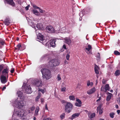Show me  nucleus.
<instances>
[{"instance_id":"25","label":"nucleus","mask_w":120,"mask_h":120,"mask_svg":"<svg viewBox=\"0 0 120 120\" xmlns=\"http://www.w3.org/2000/svg\"><path fill=\"white\" fill-rule=\"evenodd\" d=\"M108 93L109 94V95L107 96L106 98V100L107 101H109L110 100L111 98V97L112 96V94L111 93L109 92H108Z\"/></svg>"},{"instance_id":"34","label":"nucleus","mask_w":120,"mask_h":120,"mask_svg":"<svg viewBox=\"0 0 120 120\" xmlns=\"http://www.w3.org/2000/svg\"><path fill=\"white\" fill-rule=\"evenodd\" d=\"M100 53L98 52V53L96 55V57L97 58V59L98 60V61H99V59L100 58Z\"/></svg>"},{"instance_id":"54","label":"nucleus","mask_w":120,"mask_h":120,"mask_svg":"<svg viewBox=\"0 0 120 120\" xmlns=\"http://www.w3.org/2000/svg\"><path fill=\"white\" fill-rule=\"evenodd\" d=\"M63 47L65 49H66V45H63Z\"/></svg>"},{"instance_id":"5","label":"nucleus","mask_w":120,"mask_h":120,"mask_svg":"<svg viewBox=\"0 0 120 120\" xmlns=\"http://www.w3.org/2000/svg\"><path fill=\"white\" fill-rule=\"evenodd\" d=\"M59 63V62L56 60L52 59L49 62V65L50 66L53 67L58 65Z\"/></svg>"},{"instance_id":"53","label":"nucleus","mask_w":120,"mask_h":120,"mask_svg":"<svg viewBox=\"0 0 120 120\" xmlns=\"http://www.w3.org/2000/svg\"><path fill=\"white\" fill-rule=\"evenodd\" d=\"M45 109H46V110H48V109L47 107V104H46L45 105Z\"/></svg>"},{"instance_id":"27","label":"nucleus","mask_w":120,"mask_h":120,"mask_svg":"<svg viewBox=\"0 0 120 120\" xmlns=\"http://www.w3.org/2000/svg\"><path fill=\"white\" fill-rule=\"evenodd\" d=\"M93 83L92 82H90V80H88L87 82V86H90L91 87L93 86Z\"/></svg>"},{"instance_id":"28","label":"nucleus","mask_w":120,"mask_h":120,"mask_svg":"<svg viewBox=\"0 0 120 120\" xmlns=\"http://www.w3.org/2000/svg\"><path fill=\"white\" fill-rule=\"evenodd\" d=\"M39 108L38 107H37L36 108L34 113V115L35 116H37L38 115V113L39 111Z\"/></svg>"},{"instance_id":"21","label":"nucleus","mask_w":120,"mask_h":120,"mask_svg":"<svg viewBox=\"0 0 120 120\" xmlns=\"http://www.w3.org/2000/svg\"><path fill=\"white\" fill-rule=\"evenodd\" d=\"M87 45H86L85 46V49L88 51H89L92 49V47L91 46L87 44Z\"/></svg>"},{"instance_id":"60","label":"nucleus","mask_w":120,"mask_h":120,"mask_svg":"<svg viewBox=\"0 0 120 120\" xmlns=\"http://www.w3.org/2000/svg\"><path fill=\"white\" fill-rule=\"evenodd\" d=\"M6 88V87L5 86H4L3 87V88L2 89L3 90H4Z\"/></svg>"},{"instance_id":"44","label":"nucleus","mask_w":120,"mask_h":120,"mask_svg":"<svg viewBox=\"0 0 120 120\" xmlns=\"http://www.w3.org/2000/svg\"><path fill=\"white\" fill-rule=\"evenodd\" d=\"M81 87V85L79 83L76 86L77 88H80Z\"/></svg>"},{"instance_id":"64","label":"nucleus","mask_w":120,"mask_h":120,"mask_svg":"<svg viewBox=\"0 0 120 120\" xmlns=\"http://www.w3.org/2000/svg\"><path fill=\"white\" fill-rule=\"evenodd\" d=\"M36 118L35 117H34V120H36Z\"/></svg>"},{"instance_id":"19","label":"nucleus","mask_w":120,"mask_h":120,"mask_svg":"<svg viewBox=\"0 0 120 120\" xmlns=\"http://www.w3.org/2000/svg\"><path fill=\"white\" fill-rule=\"evenodd\" d=\"M99 67L98 66L96 65H95L94 67V71L96 74H99L98 70H99Z\"/></svg>"},{"instance_id":"3","label":"nucleus","mask_w":120,"mask_h":120,"mask_svg":"<svg viewBox=\"0 0 120 120\" xmlns=\"http://www.w3.org/2000/svg\"><path fill=\"white\" fill-rule=\"evenodd\" d=\"M73 108V104L70 102H67L65 106L64 109L65 111L69 113Z\"/></svg>"},{"instance_id":"40","label":"nucleus","mask_w":120,"mask_h":120,"mask_svg":"<svg viewBox=\"0 0 120 120\" xmlns=\"http://www.w3.org/2000/svg\"><path fill=\"white\" fill-rule=\"evenodd\" d=\"M38 91H41L43 94H44L45 92V90H43L41 88H39V89Z\"/></svg>"},{"instance_id":"36","label":"nucleus","mask_w":120,"mask_h":120,"mask_svg":"<svg viewBox=\"0 0 120 120\" xmlns=\"http://www.w3.org/2000/svg\"><path fill=\"white\" fill-rule=\"evenodd\" d=\"M65 115V114L64 113H63L60 115V117L62 120L64 118Z\"/></svg>"},{"instance_id":"47","label":"nucleus","mask_w":120,"mask_h":120,"mask_svg":"<svg viewBox=\"0 0 120 120\" xmlns=\"http://www.w3.org/2000/svg\"><path fill=\"white\" fill-rule=\"evenodd\" d=\"M70 56L69 54H67L66 56V58L67 60H69V57H70Z\"/></svg>"},{"instance_id":"10","label":"nucleus","mask_w":120,"mask_h":120,"mask_svg":"<svg viewBox=\"0 0 120 120\" xmlns=\"http://www.w3.org/2000/svg\"><path fill=\"white\" fill-rule=\"evenodd\" d=\"M34 85L36 86L39 87L42 85V82L40 80H37L34 83Z\"/></svg>"},{"instance_id":"55","label":"nucleus","mask_w":120,"mask_h":120,"mask_svg":"<svg viewBox=\"0 0 120 120\" xmlns=\"http://www.w3.org/2000/svg\"><path fill=\"white\" fill-rule=\"evenodd\" d=\"M101 99V97H100L97 100V101H99Z\"/></svg>"},{"instance_id":"59","label":"nucleus","mask_w":120,"mask_h":120,"mask_svg":"<svg viewBox=\"0 0 120 120\" xmlns=\"http://www.w3.org/2000/svg\"><path fill=\"white\" fill-rule=\"evenodd\" d=\"M51 119L50 118H48L46 119V120H51Z\"/></svg>"},{"instance_id":"26","label":"nucleus","mask_w":120,"mask_h":120,"mask_svg":"<svg viewBox=\"0 0 120 120\" xmlns=\"http://www.w3.org/2000/svg\"><path fill=\"white\" fill-rule=\"evenodd\" d=\"M105 89L106 91L107 90L109 91L110 87L108 84H107L105 85Z\"/></svg>"},{"instance_id":"7","label":"nucleus","mask_w":120,"mask_h":120,"mask_svg":"<svg viewBox=\"0 0 120 120\" xmlns=\"http://www.w3.org/2000/svg\"><path fill=\"white\" fill-rule=\"evenodd\" d=\"M25 112L22 109H18L15 112L17 116L19 117L22 118L25 116Z\"/></svg>"},{"instance_id":"18","label":"nucleus","mask_w":120,"mask_h":120,"mask_svg":"<svg viewBox=\"0 0 120 120\" xmlns=\"http://www.w3.org/2000/svg\"><path fill=\"white\" fill-rule=\"evenodd\" d=\"M4 24L8 26L9 25L10 23V20L9 18L5 19L4 22Z\"/></svg>"},{"instance_id":"46","label":"nucleus","mask_w":120,"mask_h":120,"mask_svg":"<svg viewBox=\"0 0 120 120\" xmlns=\"http://www.w3.org/2000/svg\"><path fill=\"white\" fill-rule=\"evenodd\" d=\"M101 90L102 91H104L105 92H106V91L105 89V88H104L103 87H102L101 88Z\"/></svg>"},{"instance_id":"14","label":"nucleus","mask_w":120,"mask_h":120,"mask_svg":"<svg viewBox=\"0 0 120 120\" xmlns=\"http://www.w3.org/2000/svg\"><path fill=\"white\" fill-rule=\"evenodd\" d=\"M56 41V39H51L50 42V45L53 47H55L56 46V44L55 43Z\"/></svg>"},{"instance_id":"1","label":"nucleus","mask_w":120,"mask_h":120,"mask_svg":"<svg viewBox=\"0 0 120 120\" xmlns=\"http://www.w3.org/2000/svg\"><path fill=\"white\" fill-rule=\"evenodd\" d=\"M18 98L17 99L18 102L15 105L14 103L13 105L17 108H20L23 106L26 105V101L24 100V96L23 95L22 92L20 91L17 92Z\"/></svg>"},{"instance_id":"13","label":"nucleus","mask_w":120,"mask_h":120,"mask_svg":"<svg viewBox=\"0 0 120 120\" xmlns=\"http://www.w3.org/2000/svg\"><path fill=\"white\" fill-rule=\"evenodd\" d=\"M80 115L79 113H76L73 114L71 117L70 118V119L72 120L74 119H75L79 117Z\"/></svg>"},{"instance_id":"20","label":"nucleus","mask_w":120,"mask_h":120,"mask_svg":"<svg viewBox=\"0 0 120 120\" xmlns=\"http://www.w3.org/2000/svg\"><path fill=\"white\" fill-rule=\"evenodd\" d=\"M5 44V43L4 40L0 38V48H2Z\"/></svg>"},{"instance_id":"50","label":"nucleus","mask_w":120,"mask_h":120,"mask_svg":"<svg viewBox=\"0 0 120 120\" xmlns=\"http://www.w3.org/2000/svg\"><path fill=\"white\" fill-rule=\"evenodd\" d=\"M35 109V107L34 106H32V107H31L30 109V110L31 111H34Z\"/></svg>"},{"instance_id":"8","label":"nucleus","mask_w":120,"mask_h":120,"mask_svg":"<svg viewBox=\"0 0 120 120\" xmlns=\"http://www.w3.org/2000/svg\"><path fill=\"white\" fill-rule=\"evenodd\" d=\"M25 90V92L27 94H30L32 92L31 88L29 85L26 84L24 86H23Z\"/></svg>"},{"instance_id":"35","label":"nucleus","mask_w":120,"mask_h":120,"mask_svg":"<svg viewBox=\"0 0 120 120\" xmlns=\"http://www.w3.org/2000/svg\"><path fill=\"white\" fill-rule=\"evenodd\" d=\"M4 66V65L3 64L0 65V72L3 70Z\"/></svg>"},{"instance_id":"4","label":"nucleus","mask_w":120,"mask_h":120,"mask_svg":"<svg viewBox=\"0 0 120 120\" xmlns=\"http://www.w3.org/2000/svg\"><path fill=\"white\" fill-rule=\"evenodd\" d=\"M40 30H36V35H37V39L42 41L40 42H41L43 45L46 44V42L45 40H43V35H41L39 32Z\"/></svg>"},{"instance_id":"43","label":"nucleus","mask_w":120,"mask_h":120,"mask_svg":"<svg viewBox=\"0 0 120 120\" xmlns=\"http://www.w3.org/2000/svg\"><path fill=\"white\" fill-rule=\"evenodd\" d=\"M81 104H80L79 103L77 102H76L75 104V105L77 106L80 107L81 106Z\"/></svg>"},{"instance_id":"9","label":"nucleus","mask_w":120,"mask_h":120,"mask_svg":"<svg viewBox=\"0 0 120 120\" xmlns=\"http://www.w3.org/2000/svg\"><path fill=\"white\" fill-rule=\"evenodd\" d=\"M46 30L47 32L49 33H52L55 32L54 28L50 25L47 26L46 28Z\"/></svg>"},{"instance_id":"33","label":"nucleus","mask_w":120,"mask_h":120,"mask_svg":"<svg viewBox=\"0 0 120 120\" xmlns=\"http://www.w3.org/2000/svg\"><path fill=\"white\" fill-rule=\"evenodd\" d=\"M115 115V113L113 112H112L110 114L109 116L111 118H113L114 117V116Z\"/></svg>"},{"instance_id":"56","label":"nucleus","mask_w":120,"mask_h":120,"mask_svg":"<svg viewBox=\"0 0 120 120\" xmlns=\"http://www.w3.org/2000/svg\"><path fill=\"white\" fill-rule=\"evenodd\" d=\"M25 8L26 10H28L29 9V8H28V7L27 6L25 7Z\"/></svg>"},{"instance_id":"22","label":"nucleus","mask_w":120,"mask_h":120,"mask_svg":"<svg viewBox=\"0 0 120 120\" xmlns=\"http://www.w3.org/2000/svg\"><path fill=\"white\" fill-rule=\"evenodd\" d=\"M36 26L39 30H41L43 28L42 23L41 22L38 23L37 25H36Z\"/></svg>"},{"instance_id":"37","label":"nucleus","mask_w":120,"mask_h":120,"mask_svg":"<svg viewBox=\"0 0 120 120\" xmlns=\"http://www.w3.org/2000/svg\"><path fill=\"white\" fill-rule=\"evenodd\" d=\"M114 53L116 55H119L120 54V53L117 51H115L114 52Z\"/></svg>"},{"instance_id":"52","label":"nucleus","mask_w":120,"mask_h":120,"mask_svg":"<svg viewBox=\"0 0 120 120\" xmlns=\"http://www.w3.org/2000/svg\"><path fill=\"white\" fill-rule=\"evenodd\" d=\"M44 99L43 98H41V103H43L44 102Z\"/></svg>"},{"instance_id":"41","label":"nucleus","mask_w":120,"mask_h":120,"mask_svg":"<svg viewBox=\"0 0 120 120\" xmlns=\"http://www.w3.org/2000/svg\"><path fill=\"white\" fill-rule=\"evenodd\" d=\"M39 9V10L40 12L41 13H44L45 12V11L44 10L39 8L38 9Z\"/></svg>"},{"instance_id":"49","label":"nucleus","mask_w":120,"mask_h":120,"mask_svg":"<svg viewBox=\"0 0 120 120\" xmlns=\"http://www.w3.org/2000/svg\"><path fill=\"white\" fill-rule=\"evenodd\" d=\"M61 102L62 103H66V102H66L65 101L63 100H62L61 101Z\"/></svg>"},{"instance_id":"17","label":"nucleus","mask_w":120,"mask_h":120,"mask_svg":"<svg viewBox=\"0 0 120 120\" xmlns=\"http://www.w3.org/2000/svg\"><path fill=\"white\" fill-rule=\"evenodd\" d=\"M6 1L9 4L13 6H15V4L13 0H6Z\"/></svg>"},{"instance_id":"48","label":"nucleus","mask_w":120,"mask_h":120,"mask_svg":"<svg viewBox=\"0 0 120 120\" xmlns=\"http://www.w3.org/2000/svg\"><path fill=\"white\" fill-rule=\"evenodd\" d=\"M14 68H12L11 69L10 71V72L11 73H13L14 72Z\"/></svg>"},{"instance_id":"39","label":"nucleus","mask_w":120,"mask_h":120,"mask_svg":"<svg viewBox=\"0 0 120 120\" xmlns=\"http://www.w3.org/2000/svg\"><path fill=\"white\" fill-rule=\"evenodd\" d=\"M17 49L18 50H21L20 48L21 47V45L20 44H19L17 45Z\"/></svg>"},{"instance_id":"51","label":"nucleus","mask_w":120,"mask_h":120,"mask_svg":"<svg viewBox=\"0 0 120 120\" xmlns=\"http://www.w3.org/2000/svg\"><path fill=\"white\" fill-rule=\"evenodd\" d=\"M57 78L58 79V80H60L61 79V78L60 76V75H58Z\"/></svg>"},{"instance_id":"42","label":"nucleus","mask_w":120,"mask_h":120,"mask_svg":"<svg viewBox=\"0 0 120 120\" xmlns=\"http://www.w3.org/2000/svg\"><path fill=\"white\" fill-rule=\"evenodd\" d=\"M66 88L65 87L61 88V91L62 92H65Z\"/></svg>"},{"instance_id":"31","label":"nucleus","mask_w":120,"mask_h":120,"mask_svg":"<svg viewBox=\"0 0 120 120\" xmlns=\"http://www.w3.org/2000/svg\"><path fill=\"white\" fill-rule=\"evenodd\" d=\"M69 99L71 100H75V98L73 95H71L69 96Z\"/></svg>"},{"instance_id":"6","label":"nucleus","mask_w":120,"mask_h":120,"mask_svg":"<svg viewBox=\"0 0 120 120\" xmlns=\"http://www.w3.org/2000/svg\"><path fill=\"white\" fill-rule=\"evenodd\" d=\"M10 71L9 69L8 66L4 68L2 72V75L7 76L8 77V73Z\"/></svg>"},{"instance_id":"57","label":"nucleus","mask_w":120,"mask_h":120,"mask_svg":"<svg viewBox=\"0 0 120 120\" xmlns=\"http://www.w3.org/2000/svg\"><path fill=\"white\" fill-rule=\"evenodd\" d=\"M64 63L65 64H68V62L66 60H65L64 61Z\"/></svg>"},{"instance_id":"32","label":"nucleus","mask_w":120,"mask_h":120,"mask_svg":"<svg viewBox=\"0 0 120 120\" xmlns=\"http://www.w3.org/2000/svg\"><path fill=\"white\" fill-rule=\"evenodd\" d=\"M115 74L116 76H118L120 74V71L119 70H116L115 73Z\"/></svg>"},{"instance_id":"62","label":"nucleus","mask_w":120,"mask_h":120,"mask_svg":"<svg viewBox=\"0 0 120 120\" xmlns=\"http://www.w3.org/2000/svg\"><path fill=\"white\" fill-rule=\"evenodd\" d=\"M115 107H116V108H118V105H116L115 106Z\"/></svg>"},{"instance_id":"23","label":"nucleus","mask_w":120,"mask_h":120,"mask_svg":"<svg viewBox=\"0 0 120 120\" xmlns=\"http://www.w3.org/2000/svg\"><path fill=\"white\" fill-rule=\"evenodd\" d=\"M33 12L34 14L36 15L39 16L40 15V12L36 9H33Z\"/></svg>"},{"instance_id":"29","label":"nucleus","mask_w":120,"mask_h":120,"mask_svg":"<svg viewBox=\"0 0 120 120\" xmlns=\"http://www.w3.org/2000/svg\"><path fill=\"white\" fill-rule=\"evenodd\" d=\"M41 93L40 92L38 93V95L35 98V101H38V99L40 98L41 97Z\"/></svg>"},{"instance_id":"16","label":"nucleus","mask_w":120,"mask_h":120,"mask_svg":"<svg viewBox=\"0 0 120 120\" xmlns=\"http://www.w3.org/2000/svg\"><path fill=\"white\" fill-rule=\"evenodd\" d=\"M101 105H99L97 108V112H98L99 111V114H101L103 112V109H101Z\"/></svg>"},{"instance_id":"11","label":"nucleus","mask_w":120,"mask_h":120,"mask_svg":"<svg viewBox=\"0 0 120 120\" xmlns=\"http://www.w3.org/2000/svg\"><path fill=\"white\" fill-rule=\"evenodd\" d=\"M7 76L1 75L0 78V79L2 83L4 84L7 81L6 79Z\"/></svg>"},{"instance_id":"24","label":"nucleus","mask_w":120,"mask_h":120,"mask_svg":"<svg viewBox=\"0 0 120 120\" xmlns=\"http://www.w3.org/2000/svg\"><path fill=\"white\" fill-rule=\"evenodd\" d=\"M88 115L90 118H92L94 117L95 116V113H91L89 112L88 114Z\"/></svg>"},{"instance_id":"12","label":"nucleus","mask_w":120,"mask_h":120,"mask_svg":"<svg viewBox=\"0 0 120 120\" xmlns=\"http://www.w3.org/2000/svg\"><path fill=\"white\" fill-rule=\"evenodd\" d=\"M96 89L95 87H93L90 90H88L87 92V93L89 95L95 92Z\"/></svg>"},{"instance_id":"30","label":"nucleus","mask_w":120,"mask_h":120,"mask_svg":"<svg viewBox=\"0 0 120 120\" xmlns=\"http://www.w3.org/2000/svg\"><path fill=\"white\" fill-rule=\"evenodd\" d=\"M30 26L33 28H34V29H36L35 26H36V24H35L33 22H31L30 23Z\"/></svg>"},{"instance_id":"15","label":"nucleus","mask_w":120,"mask_h":120,"mask_svg":"<svg viewBox=\"0 0 120 120\" xmlns=\"http://www.w3.org/2000/svg\"><path fill=\"white\" fill-rule=\"evenodd\" d=\"M64 42H65L66 44L68 45H70L71 43V39L69 38H66L64 39Z\"/></svg>"},{"instance_id":"63","label":"nucleus","mask_w":120,"mask_h":120,"mask_svg":"<svg viewBox=\"0 0 120 120\" xmlns=\"http://www.w3.org/2000/svg\"><path fill=\"white\" fill-rule=\"evenodd\" d=\"M102 83L103 84H105L106 83L105 82V81H102Z\"/></svg>"},{"instance_id":"2","label":"nucleus","mask_w":120,"mask_h":120,"mask_svg":"<svg viewBox=\"0 0 120 120\" xmlns=\"http://www.w3.org/2000/svg\"><path fill=\"white\" fill-rule=\"evenodd\" d=\"M41 71L42 74V77L44 79L48 80L51 78L52 76L50 71L45 68L41 69Z\"/></svg>"},{"instance_id":"38","label":"nucleus","mask_w":120,"mask_h":120,"mask_svg":"<svg viewBox=\"0 0 120 120\" xmlns=\"http://www.w3.org/2000/svg\"><path fill=\"white\" fill-rule=\"evenodd\" d=\"M32 5L33 8L35 9H38L39 8L36 6L35 4H32Z\"/></svg>"},{"instance_id":"61","label":"nucleus","mask_w":120,"mask_h":120,"mask_svg":"<svg viewBox=\"0 0 120 120\" xmlns=\"http://www.w3.org/2000/svg\"><path fill=\"white\" fill-rule=\"evenodd\" d=\"M30 110H28V112L29 113H30L31 112V111H30Z\"/></svg>"},{"instance_id":"45","label":"nucleus","mask_w":120,"mask_h":120,"mask_svg":"<svg viewBox=\"0 0 120 120\" xmlns=\"http://www.w3.org/2000/svg\"><path fill=\"white\" fill-rule=\"evenodd\" d=\"M76 101L78 102V103H80V104H82L81 101L78 98H76Z\"/></svg>"},{"instance_id":"58","label":"nucleus","mask_w":120,"mask_h":120,"mask_svg":"<svg viewBox=\"0 0 120 120\" xmlns=\"http://www.w3.org/2000/svg\"><path fill=\"white\" fill-rule=\"evenodd\" d=\"M117 112L118 114H119L120 112V110H117Z\"/></svg>"}]
</instances>
